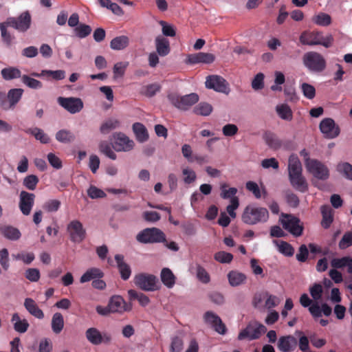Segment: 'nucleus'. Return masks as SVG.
Wrapping results in <instances>:
<instances>
[{"instance_id": "nucleus-1", "label": "nucleus", "mask_w": 352, "mask_h": 352, "mask_svg": "<svg viewBox=\"0 0 352 352\" xmlns=\"http://www.w3.org/2000/svg\"><path fill=\"white\" fill-rule=\"evenodd\" d=\"M32 16L29 11L21 12L18 16L8 17L6 21L0 23L1 36L6 42H10L11 36L7 31L11 27L19 32H25L31 27Z\"/></svg>"}, {"instance_id": "nucleus-2", "label": "nucleus", "mask_w": 352, "mask_h": 352, "mask_svg": "<svg viewBox=\"0 0 352 352\" xmlns=\"http://www.w3.org/2000/svg\"><path fill=\"white\" fill-rule=\"evenodd\" d=\"M289 178L294 188L300 192H306L308 185L302 175V164L297 156L292 155L288 161Z\"/></svg>"}, {"instance_id": "nucleus-3", "label": "nucleus", "mask_w": 352, "mask_h": 352, "mask_svg": "<svg viewBox=\"0 0 352 352\" xmlns=\"http://www.w3.org/2000/svg\"><path fill=\"white\" fill-rule=\"evenodd\" d=\"M241 219L243 222L248 225L265 223L269 219V212L265 208L248 205L245 208Z\"/></svg>"}, {"instance_id": "nucleus-4", "label": "nucleus", "mask_w": 352, "mask_h": 352, "mask_svg": "<svg viewBox=\"0 0 352 352\" xmlns=\"http://www.w3.org/2000/svg\"><path fill=\"white\" fill-rule=\"evenodd\" d=\"M302 63L305 67L310 72L320 73L327 67L325 58L320 54L316 52H309L302 56Z\"/></svg>"}, {"instance_id": "nucleus-5", "label": "nucleus", "mask_w": 352, "mask_h": 352, "mask_svg": "<svg viewBox=\"0 0 352 352\" xmlns=\"http://www.w3.org/2000/svg\"><path fill=\"white\" fill-rule=\"evenodd\" d=\"M134 284L140 289L146 292H154L160 289V284L156 276L146 273L136 274L133 278Z\"/></svg>"}, {"instance_id": "nucleus-6", "label": "nucleus", "mask_w": 352, "mask_h": 352, "mask_svg": "<svg viewBox=\"0 0 352 352\" xmlns=\"http://www.w3.org/2000/svg\"><path fill=\"white\" fill-rule=\"evenodd\" d=\"M168 100L171 104L180 110H187L199 101V96L191 93L185 96H179L175 94L168 95Z\"/></svg>"}, {"instance_id": "nucleus-7", "label": "nucleus", "mask_w": 352, "mask_h": 352, "mask_svg": "<svg viewBox=\"0 0 352 352\" xmlns=\"http://www.w3.org/2000/svg\"><path fill=\"white\" fill-rule=\"evenodd\" d=\"M305 166L309 173L320 180H327L329 177V170L322 162L315 159H306Z\"/></svg>"}, {"instance_id": "nucleus-8", "label": "nucleus", "mask_w": 352, "mask_h": 352, "mask_svg": "<svg viewBox=\"0 0 352 352\" xmlns=\"http://www.w3.org/2000/svg\"><path fill=\"white\" fill-rule=\"evenodd\" d=\"M267 331V328L256 321L249 323L238 335V340H253L258 339Z\"/></svg>"}, {"instance_id": "nucleus-9", "label": "nucleus", "mask_w": 352, "mask_h": 352, "mask_svg": "<svg viewBox=\"0 0 352 352\" xmlns=\"http://www.w3.org/2000/svg\"><path fill=\"white\" fill-rule=\"evenodd\" d=\"M281 224L284 229L294 236H300L303 232V224L300 219L292 214H282Z\"/></svg>"}, {"instance_id": "nucleus-10", "label": "nucleus", "mask_w": 352, "mask_h": 352, "mask_svg": "<svg viewBox=\"0 0 352 352\" xmlns=\"http://www.w3.org/2000/svg\"><path fill=\"white\" fill-rule=\"evenodd\" d=\"M136 239L142 243H159L165 241V234L156 228H146L136 236Z\"/></svg>"}, {"instance_id": "nucleus-11", "label": "nucleus", "mask_w": 352, "mask_h": 352, "mask_svg": "<svg viewBox=\"0 0 352 352\" xmlns=\"http://www.w3.org/2000/svg\"><path fill=\"white\" fill-rule=\"evenodd\" d=\"M111 141L113 148L118 152L130 151L135 146L133 140L121 132L113 133Z\"/></svg>"}, {"instance_id": "nucleus-12", "label": "nucleus", "mask_w": 352, "mask_h": 352, "mask_svg": "<svg viewBox=\"0 0 352 352\" xmlns=\"http://www.w3.org/2000/svg\"><path fill=\"white\" fill-rule=\"evenodd\" d=\"M205 84L207 88L214 89L217 92L223 93L226 95L230 91L229 84L226 79L220 76L212 75L208 76Z\"/></svg>"}, {"instance_id": "nucleus-13", "label": "nucleus", "mask_w": 352, "mask_h": 352, "mask_svg": "<svg viewBox=\"0 0 352 352\" xmlns=\"http://www.w3.org/2000/svg\"><path fill=\"white\" fill-rule=\"evenodd\" d=\"M70 240L72 242L80 243L86 236V230L78 220L72 221L67 227Z\"/></svg>"}, {"instance_id": "nucleus-14", "label": "nucleus", "mask_w": 352, "mask_h": 352, "mask_svg": "<svg viewBox=\"0 0 352 352\" xmlns=\"http://www.w3.org/2000/svg\"><path fill=\"white\" fill-rule=\"evenodd\" d=\"M319 128L324 138L328 139H333L340 134L339 126L330 118L323 119L320 123Z\"/></svg>"}, {"instance_id": "nucleus-15", "label": "nucleus", "mask_w": 352, "mask_h": 352, "mask_svg": "<svg viewBox=\"0 0 352 352\" xmlns=\"http://www.w3.org/2000/svg\"><path fill=\"white\" fill-rule=\"evenodd\" d=\"M58 102L61 107L72 114L80 112L83 108V102L78 98L59 97Z\"/></svg>"}, {"instance_id": "nucleus-16", "label": "nucleus", "mask_w": 352, "mask_h": 352, "mask_svg": "<svg viewBox=\"0 0 352 352\" xmlns=\"http://www.w3.org/2000/svg\"><path fill=\"white\" fill-rule=\"evenodd\" d=\"M35 195L26 191H21L19 195V208L22 214L28 216L30 214L34 204Z\"/></svg>"}, {"instance_id": "nucleus-17", "label": "nucleus", "mask_w": 352, "mask_h": 352, "mask_svg": "<svg viewBox=\"0 0 352 352\" xmlns=\"http://www.w3.org/2000/svg\"><path fill=\"white\" fill-rule=\"evenodd\" d=\"M204 320L207 324H210L214 331L219 334L224 335L226 333L227 329L226 325L223 323L221 319L213 312H206Z\"/></svg>"}, {"instance_id": "nucleus-18", "label": "nucleus", "mask_w": 352, "mask_h": 352, "mask_svg": "<svg viewBox=\"0 0 352 352\" xmlns=\"http://www.w3.org/2000/svg\"><path fill=\"white\" fill-rule=\"evenodd\" d=\"M131 305L126 303L123 298L120 296H112L109 302V309L112 313H123L131 310Z\"/></svg>"}, {"instance_id": "nucleus-19", "label": "nucleus", "mask_w": 352, "mask_h": 352, "mask_svg": "<svg viewBox=\"0 0 352 352\" xmlns=\"http://www.w3.org/2000/svg\"><path fill=\"white\" fill-rule=\"evenodd\" d=\"M214 56L210 53L199 52L190 54L187 56L185 63L187 64L206 63L210 64L214 62Z\"/></svg>"}, {"instance_id": "nucleus-20", "label": "nucleus", "mask_w": 352, "mask_h": 352, "mask_svg": "<svg viewBox=\"0 0 352 352\" xmlns=\"http://www.w3.org/2000/svg\"><path fill=\"white\" fill-rule=\"evenodd\" d=\"M322 34L318 32L305 31L300 36L301 44H328L327 42L322 41Z\"/></svg>"}, {"instance_id": "nucleus-21", "label": "nucleus", "mask_w": 352, "mask_h": 352, "mask_svg": "<svg viewBox=\"0 0 352 352\" xmlns=\"http://www.w3.org/2000/svg\"><path fill=\"white\" fill-rule=\"evenodd\" d=\"M297 346V340L292 336H281L278 341V349L282 352H292Z\"/></svg>"}, {"instance_id": "nucleus-22", "label": "nucleus", "mask_w": 352, "mask_h": 352, "mask_svg": "<svg viewBox=\"0 0 352 352\" xmlns=\"http://www.w3.org/2000/svg\"><path fill=\"white\" fill-rule=\"evenodd\" d=\"M115 260L121 278L124 280H128L131 276V270L130 266L124 261V256L121 254H116L115 256Z\"/></svg>"}, {"instance_id": "nucleus-23", "label": "nucleus", "mask_w": 352, "mask_h": 352, "mask_svg": "<svg viewBox=\"0 0 352 352\" xmlns=\"http://www.w3.org/2000/svg\"><path fill=\"white\" fill-rule=\"evenodd\" d=\"M162 283L168 289L173 288L176 282V276L168 267H164L160 272Z\"/></svg>"}, {"instance_id": "nucleus-24", "label": "nucleus", "mask_w": 352, "mask_h": 352, "mask_svg": "<svg viewBox=\"0 0 352 352\" xmlns=\"http://www.w3.org/2000/svg\"><path fill=\"white\" fill-rule=\"evenodd\" d=\"M24 306L27 311L33 316L38 319H42L44 317L43 311L38 307L35 301L30 298H27L24 301Z\"/></svg>"}, {"instance_id": "nucleus-25", "label": "nucleus", "mask_w": 352, "mask_h": 352, "mask_svg": "<svg viewBox=\"0 0 352 352\" xmlns=\"http://www.w3.org/2000/svg\"><path fill=\"white\" fill-rule=\"evenodd\" d=\"M0 233L7 239L16 241L20 239L21 234L19 229L11 226L0 227Z\"/></svg>"}, {"instance_id": "nucleus-26", "label": "nucleus", "mask_w": 352, "mask_h": 352, "mask_svg": "<svg viewBox=\"0 0 352 352\" xmlns=\"http://www.w3.org/2000/svg\"><path fill=\"white\" fill-rule=\"evenodd\" d=\"M23 89L21 88L11 89L8 92L7 98L9 102L8 109H13L21 100Z\"/></svg>"}, {"instance_id": "nucleus-27", "label": "nucleus", "mask_w": 352, "mask_h": 352, "mask_svg": "<svg viewBox=\"0 0 352 352\" xmlns=\"http://www.w3.org/2000/svg\"><path fill=\"white\" fill-rule=\"evenodd\" d=\"M11 321L13 323L14 329L20 333L26 332L30 326L28 320L26 319L21 320L16 313L12 315Z\"/></svg>"}, {"instance_id": "nucleus-28", "label": "nucleus", "mask_w": 352, "mask_h": 352, "mask_svg": "<svg viewBox=\"0 0 352 352\" xmlns=\"http://www.w3.org/2000/svg\"><path fill=\"white\" fill-rule=\"evenodd\" d=\"M103 276V272L99 268L92 267L87 270L86 272L82 275L80 278V282L84 283L91 280H96V278H100Z\"/></svg>"}, {"instance_id": "nucleus-29", "label": "nucleus", "mask_w": 352, "mask_h": 352, "mask_svg": "<svg viewBox=\"0 0 352 352\" xmlns=\"http://www.w3.org/2000/svg\"><path fill=\"white\" fill-rule=\"evenodd\" d=\"M133 131L137 140L140 142H144L148 139V133L146 127L140 122L133 124Z\"/></svg>"}, {"instance_id": "nucleus-30", "label": "nucleus", "mask_w": 352, "mask_h": 352, "mask_svg": "<svg viewBox=\"0 0 352 352\" xmlns=\"http://www.w3.org/2000/svg\"><path fill=\"white\" fill-rule=\"evenodd\" d=\"M321 212L322 215L321 225L324 228L327 229L333 221L332 209L329 206H322L321 207Z\"/></svg>"}, {"instance_id": "nucleus-31", "label": "nucleus", "mask_w": 352, "mask_h": 352, "mask_svg": "<svg viewBox=\"0 0 352 352\" xmlns=\"http://www.w3.org/2000/svg\"><path fill=\"white\" fill-rule=\"evenodd\" d=\"M263 139L267 145L272 149L277 150L282 146L281 141L271 132H266L263 135Z\"/></svg>"}, {"instance_id": "nucleus-32", "label": "nucleus", "mask_w": 352, "mask_h": 352, "mask_svg": "<svg viewBox=\"0 0 352 352\" xmlns=\"http://www.w3.org/2000/svg\"><path fill=\"white\" fill-rule=\"evenodd\" d=\"M229 283L232 287H236L243 284L246 280V276L236 271H231L228 274Z\"/></svg>"}, {"instance_id": "nucleus-33", "label": "nucleus", "mask_w": 352, "mask_h": 352, "mask_svg": "<svg viewBox=\"0 0 352 352\" xmlns=\"http://www.w3.org/2000/svg\"><path fill=\"white\" fill-rule=\"evenodd\" d=\"M86 338L89 342L94 345L102 343L101 333L94 327L88 329L85 332Z\"/></svg>"}, {"instance_id": "nucleus-34", "label": "nucleus", "mask_w": 352, "mask_h": 352, "mask_svg": "<svg viewBox=\"0 0 352 352\" xmlns=\"http://www.w3.org/2000/svg\"><path fill=\"white\" fill-rule=\"evenodd\" d=\"M64 327V319L60 313H55L52 318V329L54 333L58 334Z\"/></svg>"}, {"instance_id": "nucleus-35", "label": "nucleus", "mask_w": 352, "mask_h": 352, "mask_svg": "<svg viewBox=\"0 0 352 352\" xmlns=\"http://www.w3.org/2000/svg\"><path fill=\"white\" fill-rule=\"evenodd\" d=\"M1 74L3 78L6 80H11L21 77V71L18 68L13 67L3 69Z\"/></svg>"}, {"instance_id": "nucleus-36", "label": "nucleus", "mask_w": 352, "mask_h": 352, "mask_svg": "<svg viewBox=\"0 0 352 352\" xmlns=\"http://www.w3.org/2000/svg\"><path fill=\"white\" fill-rule=\"evenodd\" d=\"M56 139L59 142L67 144L74 141L75 135L69 130L61 129L56 133Z\"/></svg>"}, {"instance_id": "nucleus-37", "label": "nucleus", "mask_w": 352, "mask_h": 352, "mask_svg": "<svg viewBox=\"0 0 352 352\" xmlns=\"http://www.w3.org/2000/svg\"><path fill=\"white\" fill-rule=\"evenodd\" d=\"M25 132L28 134H31L34 138L39 140L43 144H47L50 141V138L45 134L43 131L39 128L35 127L33 129H28Z\"/></svg>"}, {"instance_id": "nucleus-38", "label": "nucleus", "mask_w": 352, "mask_h": 352, "mask_svg": "<svg viewBox=\"0 0 352 352\" xmlns=\"http://www.w3.org/2000/svg\"><path fill=\"white\" fill-rule=\"evenodd\" d=\"M120 122L117 119L111 118L106 120L102 124L100 128V131L103 134L109 133L111 130H113L120 126Z\"/></svg>"}, {"instance_id": "nucleus-39", "label": "nucleus", "mask_w": 352, "mask_h": 352, "mask_svg": "<svg viewBox=\"0 0 352 352\" xmlns=\"http://www.w3.org/2000/svg\"><path fill=\"white\" fill-rule=\"evenodd\" d=\"M274 242L276 244L278 250L281 254L287 256H293L294 253V249L289 243L283 241L280 242L274 241Z\"/></svg>"}, {"instance_id": "nucleus-40", "label": "nucleus", "mask_w": 352, "mask_h": 352, "mask_svg": "<svg viewBox=\"0 0 352 352\" xmlns=\"http://www.w3.org/2000/svg\"><path fill=\"white\" fill-rule=\"evenodd\" d=\"M193 111L197 115L207 116L211 113L212 107L207 102H201L194 108Z\"/></svg>"}, {"instance_id": "nucleus-41", "label": "nucleus", "mask_w": 352, "mask_h": 352, "mask_svg": "<svg viewBox=\"0 0 352 352\" xmlns=\"http://www.w3.org/2000/svg\"><path fill=\"white\" fill-rule=\"evenodd\" d=\"M337 170L347 179L352 180V165L348 162H341L337 165Z\"/></svg>"}, {"instance_id": "nucleus-42", "label": "nucleus", "mask_w": 352, "mask_h": 352, "mask_svg": "<svg viewBox=\"0 0 352 352\" xmlns=\"http://www.w3.org/2000/svg\"><path fill=\"white\" fill-rule=\"evenodd\" d=\"M313 21L317 25L327 26L331 24V18L329 14L320 12L313 18Z\"/></svg>"}, {"instance_id": "nucleus-43", "label": "nucleus", "mask_w": 352, "mask_h": 352, "mask_svg": "<svg viewBox=\"0 0 352 352\" xmlns=\"http://www.w3.org/2000/svg\"><path fill=\"white\" fill-rule=\"evenodd\" d=\"M278 115L283 120H291L292 119V111L287 104H282L276 107Z\"/></svg>"}, {"instance_id": "nucleus-44", "label": "nucleus", "mask_w": 352, "mask_h": 352, "mask_svg": "<svg viewBox=\"0 0 352 352\" xmlns=\"http://www.w3.org/2000/svg\"><path fill=\"white\" fill-rule=\"evenodd\" d=\"M91 32V28L86 24H80L74 29V34L79 38H85Z\"/></svg>"}, {"instance_id": "nucleus-45", "label": "nucleus", "mask_w": 352, "mask_h": 352, "mask_svg": "<svg viewBox=\"0 0 352 352\" xmlns=\"http://www.w3.org/2000/svg\"><path fill=\"white\" fill-rule=\"evenodd\" d=\"M99 150L102 153H103L110 159L113 160H115L116 159V153L112 150L109 144L107 143V142L102 141L99 144Z\"/></svg>"}, {"instance_id": "nucleus-46", "label": "nucleus", "mask_w": 352, "mask_h": 352, "mask_svg": "<svg viewBox=\"0 0 352 352\" xmlns=\"http://www.w3.org/2000/svg\"><path fill=\"white\" fill-rule=\"evenodd\" d=\"M22 82L31 89H38L42 87V82L38 80L32 78L27 75L21 76Z\"/></svg>"}, {"instance_id": "nucleus-47", "label": "nucleus", "mask_w": 352, "mask_h": 352, "mask_svg": "<svg viewBox=\"0 0 352 352\" xmlns=\"http://www.w3.org/2000/svg\"><path fill=\"white\" fill-rule=\"evenodd\" d=\"M38 183V178L34 175L26 176L23 181V186L30 190H34Z\"/></svg>"}, {"instance_id": "nucleus-48", "label": "nucleus", "mask_w": 352, "mask_h": 352, "mask_svg": "<svg viewBox=\"0 0 352 352\" xmlns=\"http://www.w3.org/2000/svg\"><path fill=\"white\" fill-rule=\"evenodd\" d=\"M184 349V340L182 338L175 336L172 338L170 351V352H181Z\"/></svg>"}, {"instance_id": "nucleus-49", "label": "nucleus", "mask_w": 352, "mask_h": 352, "mask_svg": "<svg viewBox=\"0 0 352 352\" xmlns=\"http://www.w3.org/2000/svg\"><path fill=\"white\" fill-rule=\"evenodd\" d=\"M60 201L58 199H50L44 203L43 208L48 212H56L60 208Z\"/></svg>"}, {"instance_id": "nucleus-50", "label": "nucleus", "mask_w": 352, "mask_h": 352, "mask_svg": "<svg viewBox=\"0 0 352 352\" xmlns=\"http://www.w3.org/2000/svg\"><path fill=\"white\" fill-rule=\"evenodd\" d=\"M350 262H352V258L349 256H344L341 258H333L331 261V265L336 270L346 267Z\"/></svg>"}, {"instance_id": "nucleus-51", "label": "nucleus", "mask_w": 352, "mask_h": 352, "mask_svg": "<svg viewBox=\"0 0 352 352\" xmlns=\"http://www.w3.org/2000/svg\"><path fill=\"white\" fill-rule=\"evenodd\" d=\"M301 89L305 97L308 99H313L316 96V89L314 87L307 82L301 85Z\"/></svg>"}, {"instance_id": "nucleus-52", "label": "nucleus", "mask_w": 352, "mask_h": 352, "mask_svg": "<svg viewBox=\"0 0 352 352\" xmlns=\"http://www.w3.org/2000/svg\"><path fill=\"white\" fill-rule=\"evenodd\" d=\"M309 292L314 300L317 301L322 298L323 289L320 284L315 283L311 287H310Z\"/></svg>"}, {"instance_id": "nucleus-53", "label": "nucleus", "mask_w": 352, "mask_h": 352, "mask_svg": "<svg viewBox=\"0 0 352 352\" xmlns=\"http://www.w3.org/2000/svg\"><path fill=\"white\" fill-rule=\"evenodd\" d=\"M265 307L268 309L276 307L280 302V300L276 296L268 292H265Z\"/></svg>"}, {"instance_id": "nucleus-54", "label": "nucleus", "mask_w": 352, "mask_h": 352, "mask_svg": "<svg viewBox=\"0 0 352 352\" xmlns=\"http://www.w3.org/2000/svg\"><path fill=\"white\" fill-rule=\"evenodd\" d=\"M352 245V232H346L339 242L338 246L341 250L346 249Z\"/></svg>"}, {"instance_id": "nucleus-55", "label": "nucleus", "mask_w": 352, "mask_h": 352, "mask_svg": "<svg viewBox=\"0 0 352 352\" xmlns=\"http://www.w3.org/2000/svg\"><path fill=\"white\" fill-rule=\"evenodd\" d=\"M228 185L226 184H223L221 185V197L223 199H228L234 197L235 195L237 192V189L236 188H230L228 190L226 189Z\"/></svg>"}, {"instance_id": "nucleus-56", "label": "nucleus", "mask_w": 352, "mask_h": 352, "mask_svg": "<svg viewBox=\"0 0 352 352\" xmlns=\"http://www.w3.org/2000/svg\"><path fill=\"white\" fill-rule=\"evenodd\" d=\"M233 256L230 253L223 251L218 252L214 254V259L222 263H229L232 261Z\"/></svg>"}, {"instance_id": "nucleus-57", "label": "nucleus", "mask_w": 352, "mask_h": 352, "mask_svg": "<svg viewBox=\"0 0 352 352\" xmlns=\"http://www.w3.org/2000/svg\"><path fill=\"white\" fill-rule=\"evenodd\" d=\"M87 195L91 199L103 198L106 197L105 192L96 188L94 186H91L87 190Z\"/></svg>"}, {"instance_id": "nucleus-58", "label": "nucleus", "mask_w": 352, "mask_h": 352, "mask_svg": "<svg viewBox=\"0 0 352 352\" xmlns=\"http://www.w3.org/2000/svg\"><path fill=\"white\" fill-rule=\"evenodd\" d=\"M0 264L6 271H7L10 267L9 253L6 248L0 250Z\"/></svg>"}, {"instance_id": "nucleus-59", "label": "nucleus", "mask_w": 352, "mask_h": 352, "mask_svg": "<svg viewBox=\"0 0 352 352\" xmlns=\"http://www.w3.org/2000/svg\"><path fill=\"white\" fill-rule=\"evenodd\" d=\"M309 256L308 248L306 245L302 244L299 247L298 252L296 255V259L301 263L307 261Z\"/></svg>"}, {"instance_id": "nucleus-60", "label": "nucleus", "mask_w": 352, "mask_h": 352, "mask_svg": "<svg viewBox=\"0 0 352 352\" xmlns=\"http://www.w3.org/2000/svg\"><path fill=\"white\" fill-rule=\"evenodd\" d=\"M264 74L262 73L257 74L252 81V87L254 90L261 89L264 87Z\"/></svg>"}, {"instance_id": "nucleus-61", "label": "nucleus", "mask_w": 352, "mask_h": 352, "mask_svg": "<svg viewBox=\"0 0 352 352\" xmlns=\"http://www.w3.org/2000/svg\"><path fill=\"white\" fill-rule=\"evenodd\" d=\"M182 173L184 175V182L186 184H191L196 179V174L194 170L188 168H184L182 170Z\"/></svg>"}, {"instance_id": "nucleus-62", "label": "nucleus", "mask_w": 352, "mask_h": 352, "mask_svg": "<svg viewBox=\"0 0 352 352\" xmlns=\"http://www.w3.org/2000/svg\"><path fill=\"white\" fill-rule=\"evenodd\" d=\"M25 278L32 282H36L40 278V272L36 268H30L25 271Z\"/></svg>"}, {"instance_id": "nucleus-63", "label": "nucleus", "mask_w": 352, "mask_h": 352, "mask_svg": "<svg viewBox=\"0 0 352 352\" xmlns=\"http://www.w3.org/2000/svg\"><path fill=\"white\" fill-rule=\"evenodd\" d=\"M239 199L236 197H232L230 200V204L227 206V212L232 218L236 217V212L234 210L239 207Z\"/></svg>"}, {"instance_id": "nucleus-64", "label": "nucleus", "mask_w": 352, "mask_h": 352, "mask_svg": "<svg viewBox=\"0 0 352 352\" xmlns=\"http://www.w3.org/2000/svg\"><path fill=\"white\" fill-rule=\"evenodd\" d=\"M197 277L204 283H208L210 281V276L208 273L200 265L197 267Z\"/></svg>"}]
</instances>
